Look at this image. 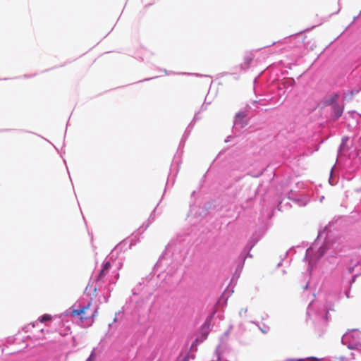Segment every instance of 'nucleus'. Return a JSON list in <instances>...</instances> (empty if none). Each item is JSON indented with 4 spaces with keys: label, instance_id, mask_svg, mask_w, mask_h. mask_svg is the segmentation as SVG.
<instances>
[{
    "label": "nucleus",
    "instance_id": "1",
    "mask_svg": "<svg viewBox=\"0 0 361 361\" xmlns=\"http://www.w3.org/2000/svg\"><path fill=\"white\" fill-rule=\"evenodd\" d=\"M91 305L92 302H89L87 305L77 308L73 306L71 312V315L73 317L80 316V319L81 321L94 318L96 316L97 310H92Z\"/></svg>",
    "mask_w": 361,
    "mask_h": 361
},
{
    "label": "nucleus",
    "instance_id": "2",
    "mask_svg": "<svg viewBox=\"0 0 361 361\" xmlns=\"http://www.w3.org/2000/svg\"><path fill=\"white\" fill-rule=\"evenodd\" d=\"M302 42L305 47L310 50H314L317 47V42L312 36H305Z\"/></svg>",
    "mask_w": 361,
    "mask_h": 361
},
{
    "label": "nucleus",
    "instance_id": "3",
    "mask_svg": "<svg viewBox=\"0 0 361 361\" xmlns=\"http://www.w3.org/2000/svg\"><path fill=\"white\" fill-rule=\"evenodd\" d=\"M45 335H46V334H45L44 329H42L40 330L35 331L31 333V334L29 336V337L32 341H39L44 340L46 338Z\"/></svg>",
    "mask_w": 361,
    "mask_h": 361
},
{
    "label": "nucleus",
    "instance_id": "4",
    "mask_svg": "<svg viewBox=\"0 0 361 361\" xmlns=\"http://www.w3.org/2000/svg\"><path fill=\"white\" fill-rule=\"evenodd\" d=\"M343 111V106H340L338 104H335L332 106L333 115L336 118H338L342 116Z\"/></svg>",
    "mask_w": 361,
    "mask_h": 361
},
{
    "label": "nucleus",
    "instance_id": "5",
    "mask_svg": "<svg viewBox=\"0 0 361 361\" xmlns=\"http://www.w3.org/2000/svg\"><path fill=\"white\" fill-rule=\"evenodd\" d=\"M339 97L338 93H333L328 98L326 99L324 104L326 105H334L337 104L336 102Z\"/></svg>",
    "mask_w": 361,
    "mask_h": 361
},
{
    "label": "nucleus",
    "instance_id": "6",
    "mask_svg": "<svg viewBox=\"0 0 361 361\" xmlns=\"http://www.w3.org/2000/svg\"><path fill=\"white\" fill-rule=\"evenodd\" d=\"M111 267V264L109 262H106L104 264L102 269L100 271L99 276L97 277V280H102L103 278L106 276L108 272L109 268Z\"/></svg>",
    "mask_w": 361,
    "mask_h": 361
},
{
    "label": "nucleus",
    "instance_id": "7",
    "mask_svg": "<svg viewBox=\"0 0 361 361\" xmlns=\"http://www.w3.org/2000/svg\"><path fill=\"white\" fill-rule=\"evenodd\" d=\"M51 316L48 314H45L42 315L41 317L38 319L39 322L41 323L45 322L47 321H50L51 319Z\"/></svg>",
    "mask_w": 361,
    "mask_h": 361
},
{
    "label": "nucleus",
    "instance_id": "8",
    "mask_svg": "<svg viewBox=\"0 0 361 361\" xmlns=\"http://www.w3.org/2000/svg\"><path fill=\"white\" fill-rule=\"evenodd\" d=\"M94 360H95V353H94V351L93 350L86 361H94Z\"/></svg>",
    "mask_w": 361,
    "mask_h": 361
},
{
    "label": "nucleus",
    "instance_id": "9",
    "mask_svg": "<svg viewBox=\"0 0 361 361\" xmlns=\"http://www.w3.org/2000/svg\"><path fill=\"white\" fill-rule=\"evenodd\" d=\"M312 359L314 360H317V358H315V357H312Z\"/></svg>",
    "mask_w": 361,
    "mask_h": 361
},
{
    "label": "nucleus",
    "instance_id": "10",
    "mask_svg": "<svg viewBox=\"0 0 361 361\" xmlns=\"http://www.w3.org/2000/svg\"><path fill=\"white\" fill-rule=\"evenodd\" d=\"M360 13H361V10L360 11V12H359V14H358V15H360Z\"/></svg>",
    "mask_w": 361,
    "mask_h": 361
}]
</instances>
